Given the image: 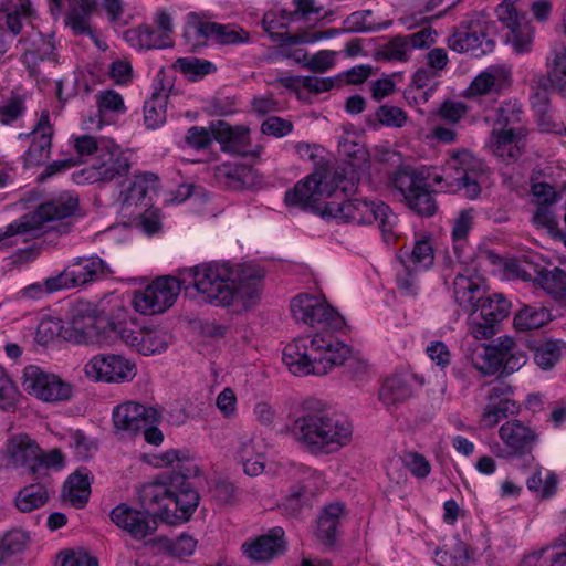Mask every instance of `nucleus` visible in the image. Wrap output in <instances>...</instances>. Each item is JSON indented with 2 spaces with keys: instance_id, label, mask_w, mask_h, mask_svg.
<instances>
[{
  "instance_id": "2",
  "label": "nucleus",
  "mask_w": 566,
  "mask_h": 566,
  "mask_svg": "<svg viewBox=\"0 0 566 566\" xmlns=\"http://www.w3.org/2000/svg\"><path fill=\"white\" fill-rule=\"evenodd\" d=\"M65 334L77 345L109 346L120 340L145 356L163 353L170 340L165 331L142 325L123 306L105 315L88 301L74 303Z\"/></svg>"
},
{
  "instance_id": "26",
  "label": "nucleus",
  "mask_w": 566,
  "mask_h": 566,
  "mask_svg": "<svg viewBox=\"0 0 566 566\" xmlns=\"http://www.w3.org/2000/svg\"><path fill=\"white\" fill-rule=\"evenodd\" d=\"M242 549L253 562H271L286 549L285 532L282 527L275 526L259 537L245 542Z\"/></svg>"
},
{
  "instance_id": "28",
  "label": "nucleus",
  "mask_w": 566,
  "mask_h": 566,
  "mask_svg": "<svg viewBox=\"0 0 566 566\" xmlns=\"http://www.w3.org/2000/svg\"><path fill=\"white\" fill-rule=\"evenodd\" d=\"M130 160L116 143L111 139L93 164L96 178L108 182L116 178L125 177L130 170Z\"/></svg>"
},
{
  "instance_id": "20",
  "label": "nucleus",
  "mask_w": 566,
  "mask_h": 566,
  "mask_svg": "<svg viewBox=\"0 0 566 566\" xmlns=\"http://www.w3.org/2000/svg\"><path fill=\"white\" fill-rule=\"evenodd\" d=\"M84 371L95 381L123 382L135 377L136 366L120 355L98 354L86 363Z\"/></svg>"
},
{
  "instance_id": "63",
  "label": "nucleus",
  "mask_w": 566,
  "mask_h": 566,
  "mask_svg": "<svg viewBox=\"0 0 566 566\" xmlns=\"http://www.w3.org/2000/svg\"><path fill=\"white\" fill-rule=\"evenodd\" d=\"M72 396V387L60 377L52 374L45 384V389L40 391V398L43 401H63Z\"/></svg>"
},
{
  "instance_id": "59",
  "label": "nucleus",
  "mask_w": 566,
  "mask_h": 566,
  "mask_svg": "<svg viewBox=\"0 0 566 566\" xmlns=\"http://www.w3.org/2000/svg\"><path fill=\"white\" fill-rule=\"evenodd\" d=\"M523 115L522 105L517 101H507L496 109L494 124L500 126V129L512 128L522 123Z\"/></svg>"
},
{
  "instance_id": "42",
  "label": "nucleus",
  "mask_w": 566,
  "mask_h": 566,
  "mask_svg": "<svg viewBox=\"0 0 566 566\" xmlns=\"http://www.w3.org/2000/svg\"><path fill=\"white\" fill-rule=\"evenodd\" d=\"M551 86L566 97V48L554 46L546 61Z\"/></svg>"
},
{
  "instance_id": "23",
  "label": "nucleus",
  "mask_w": 566,
  "mask_h": 566,
  "mask_svg": "<svg viewBox=\"0 0 566 566\" xmlns=\"http://www.w3.org/2000/svg\"><path fill=\"white\" fill-rule=\"evenodd\" d=\"M188 32L202 42L209 39L216 40L220 44H241L247 43L250 33L242 28L231 24H220L217 22H203L196 12L187 14Z\"/></svg>"
},
{
  "instance_id": "48",
  "label": "nucleus",
  "mask_w": 566,
  "mask_h": 566,
  "mask_svg": "<svg viewBox=\"0 0 566 566\" xmlns=\"http://www.w3.org/2000/svg\"><path fill=\"white\" fill-rule=\"evenodd\" d=\"M521 566H566V551L545 546L524 556Z\"/></svg>"
},
{
  "instance_id": "47",
  "label": "nucleus",
  "mask_w": 566,
  "mask_h": 566,
  "mask_svg": "<svg viewBox=\"0 0 566 566\" xmlns=\"http://www.w3.org/2000/svg\"><path fill=\"white\" fill-rule=\"evenodd\" d=\"M552 318L551 312L541 306H524L514 316V326L517 331L526 332L537 329Z\"/></svg>"
},
{
  "instance_id": "39",
  "label": "nucleus",
  "mask_w": 566,
  "mask_h": 566,
  "mask_svg": "<svg viewBox=\"0 0 566 566\" xmlns=\"http://www.w3.org/2000/svg\"><path fill=\"white\" fill-rule=\"evenodd\" d=\"M344 505L339 502L325 505L322 510L316 527V536L327 545H333L336 539L340 517L344 514Z\"/></svg>"
},
{
  "instance_id": "19",
  "label": "nucleus",
  "mask_w": 566,
  "mask_h": 566,
  "mask_svg": "<svg viewBox=\"0 0 566 566\" xmlns=\"http://www.w3.org/2000/svg\"><path fill=\"white\" fill-rule=\"evenodd\" d=\"M499 437L505 446L497 453L503 459L527 458L534 461L532 452L539 441L538 432L530 426H525L518 419L504 422L499 429Z\"/></svg>"
},
{
  "instance_id": "27",
  "label": "nucleus",
  "mask_w": 566,
  "mask_h": 566,
  "mask_svg": "<svg viewBox=\"0 0 566 566\" xmlns=\"http://www.w3.org/2000/svg\"><path fill=\"white\" fill-rule=\"evenodd\" d=\"M442 255V265L450 269L455 263L468 273H478L482 262H489L491 265L501 266L503 274V263L506 261L492 250H437Z\"/></svg>"
},
{
  "instance_id": "25",
  "label": "nucleus",
  "mask_w": 566,
  "mask_h": 566,
  "mask_svg": "<svg viewBox=\"0 0 566 566\" xmlns=\"http://www.w3.org/2000/svg\"><path fill=\"white\" fill-rule=\"evenodd\" d=\"M158 187V177L153 172H143L135 176L134 181L126 191L120 193V212L128 217H135L139 209L150 207L149 193Z\"/></svg>"
},
{
  "instance_id": "5",
  "label": "nucleus",
  "mask_w": 566,
  "mask_h": 566,
  "mask_svg": "<svg viewBox=\"0 0 566 566\" xmlns=\"http://www.w3.org/2000/svg\"><path fill=\"white\" fill-rule=\"evenodd\" d=\"M291 433L311 454L328 455L350 443L353 424L344 416L331 413L321 401L308 399L294 420Z\"/></svg>"
},
{
  "instance_id": "9",
  "label": "nucleus",
  "mask_w": 566,
  "mask_h": 566,
  "mask_svg": "<svg viewBox=\"0 0 566 566\" xmlns=\"http://www.w3.org/2000/svg\"><path fill=\"white\" fill-rule=\"evenodd\" d=\"M198 264L179 271L178 276H160L154 280L143 290L134 292L132 305L136 312L144 315H155L170 308L181 290L186 292L193 287L196 290V275Z\"/></svg>"
},
{
  "instance_id": "60",
  "label": "nucleus",
  "mask_w": 566,
  "mask_h": 566,
  "mask_svg": "<svg viewBox=\"0 0 566 566\" xmlns=\"http://www.w3.org/2000/svg\"><path fill=\"white\" fill-rule=\"evenodd\" d=\"M99 118L97 126L103 124L102 117L108 113L123 114L126 111L122 95L115 91L108 90L99 92L96 96Z\"/></svg>"
},
{
  "instance_id": "16",
  "label": "nucleus",
  "mask_w": 566,
  "mask_h": 566,
  "mask_svg": "<svg viewBox=\"0 0 566 566\" xmlns=\"http://www.w3.org/2000/svg\"><path fill=\"white\" fill-rule=\"evenodd\" d=\"M511 303L501 293L483 297L479 306L469 315L471 334L476 339H489L499 329L500 323L509 316Z\"/></svg>"
},
{
  "instance_id": "37",
  "label": "nucleus",
  "mask_w": 566,
  "mask_h": 566,
  "mask_svg": "<svg viewBox=\"0 0 566 566\" xmlns=\"http://www.w3.org/2000/svg\"><path fill=\"white\" fill-rule=\"evenodd\" d=\"M454 300L469 315L475 310L484 297L481 286L469 275L458 272L453 282Z\"/></svg>"
},
{
  "instance_id": "21",
  "label": "nucleus",
  "mask_w": 566,
  "mask_h": 566,
  "mask_svg": "<svg viewBox=\"0 0 566 566\" xmlns=\"http://www.w3.org/2000/svg\"><path fill=\"white\" fill-rule=\"evenodd\" d=\"M291 22L293 21L290 17V11L286 9L281 11H269L262 19L263 30L269 34L273 42L279 44H311L329 36L326 32L308 31L289 34L283 30L287 29Z\"/></svg>"
},
{
  "instance_id": "43",
  "label": "nucleus",
  "mask_w": 566,
  "mask_h": 566,
  "mask_svg": "<svg viewBox=\"0 0 566 566\" xmlns=\"http://www.w3.org/2000/svg\"><path fill=\"white\" fill-rule=\"evenodd\" d=\"M31 543V534L22 528H11L0 536V564L14 555L23 554Z\"/></svg>"
},
{
  "instance_id": "51",
  "label": "nucleus",
  "mask_w": 566,
  "mask_h": 566,
  "mask_svg": "<svg viewBox=\"0 0 566 566\" xmlns=\"http://www.w3.org/2000/svg\"><path fill=\"white\" fill-rule=\"evenodd\" d=\"M558 476L553 471H547L546 476H542V469H536L527 479V489L536 493L543 500L553 497L557 492Z\"/></svg>"
},
{
  "instance_id": "11",
  "label": "nucleus",
  "mask_w": 566,
  "mask_h": 566,
  "mask_svg": "<svg viewBox=\"0 0 566 566\" xmlns=\"http://www.w3.org/2000/svg\"><path fill=\"white\" fill-rule=\"evenodd\" d=\"M537 254L520 261L509 259L503 263V279L533 281L554 300L566 302V272L559 266L547 262L541 265L536 262Z\"/></svg>"
},
{
  "instance_id": "64",
  "label": "nucleus",
  "mask_w": 566,
  "mask_h": 566,
  "mask_svg": "<svg viewBox=\"0 0 566 566\" xmlns=\"http://www.w3.org/2000/svg\"><path fill=\"white\" fill-rule=\"evenodd\" d=\"M436 558L440 566H467V545L458 541L451 549H437Z\"/></svg>"
},
{
  "instance_id": "8",
  "label": "nucleus",
  "mask_w": 566,
  "mask_h": 566,
  "mask_svg": "<svg viewBox=\"0 0 566 566\" xmlns=\"http://www.w3.org/2000/svg\"><path fill=\"white\" fill-rule=\"evenodd\" d=\"M78 208V198L73 192L65 191L41 203L33 212L25 213L19 219L0 228V243H14V237H38L43 232V224L61 220L74 214Z\"/></svg>"
},
{
  "instance_id": "1",
  "label": "nucleus",
  "mask_w": 566,
  "mask_h": 566,
  "mask_svg": "<svg viewBox=\"0 0 566 566\" xmlns=\"http://www.w3.org/2000/svg\"><path fill=\"white\" fill-rule=\"evenodd\" d=\"M290 308L297 322L321 331L297 337L284 347L283 363L289 370L295 376H322L343 365L352 353L350 347L335 336L346 326L344 317L324 298L305 293L294 296Z\"/></svg>"
},
{
  "instance_id": "44",
  "label": "nucleus",
  "mask_w": 566,
  "mask_h": 566,
  "mask_svg": "<svg viewBox=\"0 0 566 566\" xmlns=\"http://www.w3.org/2000/svg\"><path fill=\"white\" fill-rule=\"evenodd\" d=\"M531 348L535 364L543 370H548L559 361L566 343L560 339H547L537 342Z\"/></svg>"
},
{
  "instance_id": "40",
  "label": "nucleus",
  "mask_w": 566,
  "mask_h": 566,
  "mask_svg": "<svg viewBox=\"0 0 566 566\" xmlns=\"http://www.w3.org/2000/svg\"><path fill=\"white\" fill-rule=\"evenodd\" d=\"M509 80V72L499 65H492L481 72L469 86L472 96L485 95L493 91H500Z\"/></svg>"
},
{
  "instance_id": "13",
  "label": "nucleus",
  "mask_w": 566,
  "mask_h": 566,
  "mask_svg": "<svg viewBox=\"0 0 566 566\" xmlns=\"http://www.w3.org/2000/svg\"><path fill=\"white\" fill-rule=\"evenodd\" d=\"M142 505L144 510L119 503L109 513L111 521L133 539L143 541L153 535L158 528V518L170 524L184 522L177 517L166 518L160 507H148L143 503Z\"/></svg>"
},
{
  "instance_id": "15",
  "label": "nucleus",
  "mask_w": 566,
  "mask_h": 566,
  "mask_svg": "<svg viewBox=\"0 0 566 566\" xmlns=\"http://www.w3.org/2000/svg\"><path fill=\"white\" fill-rule=\"evenodd\" d=\"M338 154L343 161L332 171H343L339 176L338 185L342 187V193L347 196L357 189L360 175L369 166V153L365 145L356 142L354 136L345 135L338 142Z\"/></svg>"
},
{
  "instance_id": "17",
  "label": "nucleus",
  "mask_w": 566,
  "mask_h": 566,
  "mask_svg": "<svg viewBox=\"0 0 566 566\" xmlns=\"http://www.w3.org/2000/svg\"><path fill=\"white\" fill-rule=\"evenodd\" d=\"M447 45L454 52L480 57L492 52L495 42L488 38L485 23L475 19H465L448 36Z\"/></svg>"
},
{
  "instance_id": "50",
  "label": "nucleus",
  "mask_w": 566,
  "mask_h": 566,
  "mask_svg": "<svg viewBox=\"0 0 566 566\" xmlns=\"http://www.w3.org/2000/svg\"><path fill=\"white\" fill-rule=\"evenodd\" d=\"M439 77L437 73L432 72L426 66L419 67L412 75L410 85L405 91V98L410 99V95L415 93V90H424L427 93H422L421 99H429L436 92L439 85Z\"/></svg>"
},
{
  "instance_id": "6",
  "label": "nucleus",
  "mask_w": 566,
  "mask_h": 566,
  "mask_svg": "<svg viewBox=\"0 0 566 566\" xmlns=\"http://www.w3.org/2000/svg\"><path fill=\"white\" fill-rule=\"evenodd\" d=\"M427 179L446 192L463 191L469 199H475L481 192L483 163L469 150L453 151L446 164L437 167L419 168Z\"/></svg>"
},
{
  "instance_id": "32",
  "label": "nucleus",
  "mask_w": 566,
  "mask_h": 566,
  "mask_svg": "<svg viewBox=\"0 0 566 566\" xmlns=\"http://www.w3.org/2000/svg\"><path fill=\"white\" fill-rule=\"evenodd\" d=\"M213 138L220 144L221 150L235 155H244L249 145V129L243 126H231L224 120L212 122L210 125Z\"/></svg>"
},
{
  "instance_id": "35",
  "label": "nucleus",
  "mask_w": 566,
  "mask_h": 566,
  "mask_svg": "<svg viewBox=\"0 0 566 566\" xmlns=\"http://www.w3.org/2000/svg\"><path fill=\"white\" fill-rule=\"evenodd\" d=\"M412 392L410 375L394 374L384 380L379 389V399L386 406H395L407 401L412 396Z\"/></svg>"
},
{
  "instance_id": "4",
  "label": "nucleus",
  "mask_w": 566,
  "mask_h": 566,
  "mask_svg": "<svg viewBox=\"0 0 566 566\" xmlns=\"http://www.w3.org/2000/svg\"><path fill=\"white\" fill-rule=\"evenodd\" d=\"M266 271L253 263L210 261L198 264L196 292L200 302L214 307L239 304L254 307L263 293Z\"/></svg>"
},
{
  "instance_id": "62",
  "label": "nucleus",
  "mask_w": 566,
  "mask_h": 566,
  "mask_svg": "<svg viewBox=\"0 0 566 566\" xmlns=\"http://www.w3.org/2000/svg\"><path fill=\"white\" fill-rule=\"evenodd\" d=\"M412 52L406 35L391 38L382 48L381 54L388 61L407 62Z\"/></svg>"
},
{
  "instance_id": "56",
  "label": "nucleus",
  "mask_w": 566,
  "mask_h": 566,
  "mask_svg": "<svg viewBox=\"0 0 566 566\" xmlns=\"http://www.w3.org/2000/svg\"><path fill=\"white\" fill-rule=\"evenodd\" d=\"M532 221L536 227L547 229L549 235L555 241L562 242L566 247V233L558 228L551 206H537L532 217Z\"/></svg>"
},
{
  "instance_id": "30",
  "label": "nucleus",
  "mask_w": 566,
  "mask_h": 566,
  "mask_svg": "<svg viewBox=\"0 0 566 566\" xmlns=\"http://www.w3.org/2000/svg\"><path fill=\"white\" fill-rule=\"evenodd\" d=\"M525 129L521 126L507 129H493L488 145L491 151L505 161L515 160L522 151Z\"/></svg>"
},
{
  "instance_id": "18",
  "label": "nucleus",
  "mask_w": 566,
  "mask_h": 566,
  "mask_svg": "<svg viewBox=\"0 0 566 566\" xmlns=\"http://www.w3.org/2000/svg\"><path fill=\"white\" fill-rule=\"evenodd\" d=\"M434 250H398L396 259L400 265L396 283L401 295L416 296L419 292L417 275L429 270L436 260Z\"/></svg>"
},
{
  "instance_id": "3",
  "label": "nucleus",
  "mask_w": 566,
  "mask_h": 566,
  "mask_svg": "<svg viewBox=\"0 0 566 566\" xmlns=\"http://www.w3.org/2000/svg\"><path fill=\"white\" fill-rule=\"evenodd\" d=\"M147 462L157 468L174 465L176 471L160 475L142 485L139 501L148 507H160L168 520L188 521L197 510L200 495L193 480L202 471L188 450L169 449L160 454L148 455Z\"/></svg>"
},
{
  "instance_id": "10",
  "label": "nucleus",
  "mask_w": 566,
  "mask_h": 566,
  "mask_svg": "<svg viewBox=\"0 0 566 566\" xmlns=\"http://www.w3.org/2000/svg\"><path fill=\"white\" fill-rule=\"evenodd\" d=\"M343 171H332L328 167L319 166L311 175L301 179L287 190L284 202L290 208L312 211L322 217L324 206L319 203L322 197H332L342 192L338 178Z\"/></svg>"
},
{
  "instance_id": "7",
  "label": "nucleus",
  "mask_w": 566,
  "mask_h": 566,
  "mask_svg": "<svg viewBox=\"0 0 566 566\" xmlns=\"http://www.w3.org/2000/svg\"><path fill=\"white\" fill-rule=\"evenodd\" d=\"M322 218L336 222H352L369 224L379 222L382 241L386 245L395 244L398 239L396 231L397 216L390 207L382 201L353 199L343 202H327L324 205Z\"/></svg>"
},
{
  "instance_id": "12",
  "label": "nucleus",
  "mask_w": 566,
  "mask_h": 566,
  "mask_svg": "<svg viewBox=\"0 0 566 566\" xmlns=\"http://www.w3.org/2000/svg\"><path fill=\"white\" fill-rule=\"evenodd\" d=\"M395 188L402 195L407 207L420 217H432L438 205L429 191L433 185L418 168H399L392 178Z\"/></svg>"
},
{
  "instance_id": "38",
  "label": "nucleus",
  "mask_w": 566,
  "mask_h": 566,
  "mask_svg": "<svg viewBox=\"0 0 566 566\" xmlns=\"http://www.w3.org/2000/svg\"><path fill=\"white\" fill-rule=\"evenodd\" d=\"M124 39L132 48L138 50L166 49L174 44L172 41H166V38L149 24L128 29L124 33Z\"/></svg>"
},
{
  "instance_id": "29",
  "label": "nucleus",
  "mask_w": 566,
  "mask_h": 566,
  "mask_svg": "<svg viewBox=\"0 0 566 566\" xmlns=\"http://www.w3.org/2000/svg\"><path fill=\"white\" fill-rule=\"evenodd\" d=\"M30 136L32 137L31 145L23 154L22 159L25 166H36L42 164L51 153L53 127L50 124L48 112L41 114Z\"/></svg>"
},
{
  "instance_id": "14",
  "label": "nucleus",
  "mask_w": 566,
  "mask_h": 566,
  "mask_svg": "<svg viewBox=\"0 0 566 566\" xmlns=\"http://www.w3.org/2000/svg\"><path fill=\"white\" fill-rule=\"evenodd\" d=\"M479 357L483 363L476 364V368L484 375H511L528 360L526 352L509 336L500 337L495 344L486 345Z\"/></svg>"
},
{
  "instance_id": "54",
  "label": "nucleus",
  "mask_w": 566,
  "mask_h": 566,
  "mask_svg": "<svg viewBox=\"0 0 566 566\" xmlns=\"http://www.w3.org/2000/svg\"><path fill=\"white\" fill-rule=\"evenodd\" d=\"M293 6L294 9L289 10L293 22L303 21L315 25L324 19L323 7L316 0H293Z\"/></svg>"
},
{
  "instance_id": "52",
  "label": "nucleus",
  "mask_w": 566,
  "mask_h": 566,
  "mask_svg": "<svg viewBox=\"0 0 566 566\" xmlns=\"http://www.w3.org/2000/svg\"><path fill=\"white\" fill-rule=\"evenodd\" d=\"M33 12V6L29 0L20 1L19 4L11 10H0V27L3 28L2 23H4L11 32L9 36L13 39L21 32L22 19L31 18Z\"/></svg>"
},
{
  "instance_id": "46",
  "label": "nucleus",
  "mask_w": 566,
  "mask_h": 566,
  "mask_svg": "<svg viewBox=\"0 0 566 566\" xmlns=\"http://www.w3.org/2000/svg\"><path fill=\"white\" fill-rule=\"evenodd\" d=\"M71 270L78 276L76 277L77 286L93 282L108 272L107 264L97 255L76 259L71 265Z\"/></svg>"
},
{
  "instance_id": "58",
  "label": "nucleus",
  "mask_w": 566,
  "mask_h": 566,
  "mask_svg": "<svg viewBox=\"0 0 566 566\" xmlns=\"http://www.w3.org/2000/svg\"><path fill=\"white\" fill-rule=\"evenodd\" d=\"M516 411L517 406L515 401H504L503 403L486 402L481 415V424L485 428H492L502 419Z\"/></svg>"
},
{
  "instance_id": "24",
  "label": "nucleus",
  "mask_w": 566,
  "mask_h": 566,
  "mask_svg": "<svg viewBox=\"0 0 566 566\" xmlns=\"http://www.w3.org/2000/svg\"><path fill=\"white\" fill-rule=\"evenodd\" d=\"M7 464L14 469H25L30 474H36V460L41 455V447L27 433L11 436L3 451Z\"/></svg>"
},
{
  "instance_id": "22",
  "label": "nucleus",
  "mask_w": 566,
  "mask_h": 566,
  "mask_svg": "<svg viewBox=\"0 0 566 566\" xmlns=\"http://www.w3.org/2000/svg\"><path fill=\"white\" fill-rule=\"evenodd\" d=\"M161 413L151 406L126 401L114 407L112 421L116 430L135 434L146 424L159 422Z\"/></svg>"
},
{
  "instance_id": "34",
  "label": "nucleus",
  "mask_w": 566,
  "mask_h": 566,
  "mask_svg": "<svg viewBox=\"0 0 566 566\" xmlns=\"http://www.w3.org/2000/svg\"><path fill=\"white\" fill-rule=\"evenodd\" d=\"M500 20L503 21L510 30L507 34V42L512 45L517 54L528 53L533 46L534 29L523 19L518 18L517 12L500 13Z\"/></svg>"
},
{
  "instance_id": "33",
  "label": "nucleus",
  "mask_w": 566,
  "mask_h": 566,
  "mask_svg": "<svg viewBox=\"0 0 566 566\" xmlns=\"http://www.w3.org/2000/svg\"><path fill=\"white\" fill-rule=\"evenodd\" d=\"M170 86H165L159 73L154 80L151 97L144 104V123L148 129H156L166 122V109Z\"/></svg>"
},
{
  "instance_id": "49",
  "label": "nucleus",
  "mask_w": 566,
  "mask_h": 566,
  "mask_svg": "<svg viewBox=\"0 0 566 566\" xmlns=\"http://www.w3.org/2000/svg\"><path fill=\"white\" fill-rule=\"evenodd\" d=\"M314 496V490L304 483L293 485L290 493L282 500V509L291 516L298 515L304 507H308Z\"/></svg>"
},
{
  "instance_id": "45",
  "label": "nucleus",
  "mask_w": 566,
  "mask_h": 566,
  "mask_svg": "<svg viewBox=\"0 0 566 566\" xmlns=\"http://www.w3.org/2000/svg\"><path fill=\"white\" fill-rule=\"evenodd\" d=\"M49 493L40 483L29 484L20 489L15 495L14 504L21 513H30L45 505Z\"/></svg>"
},
{
  "instance_id": "36",
  "label": "nucleus",
  "mask_w": 566,
  "mask_h": 566,
  "mask_svg": "<svg viewBox=\"0 0 566 566\" xmlns=\"http://www.w3.org/2000/svg\"><path fill=\"white\" fill-rule=\"evenodd\" d=\"M91 481L87 468L73 472L64 483L63 496L75 509H83L90 499Z\"/></svg>"
},
{
  "instance_id": "55",
  "label": "nucleus",
  "mask_w": 566,
  "mask_h": 566,
  "mask_svg": "<svg viewBox=\"0 0 566 566\" xmlns=\"http://www.w3.org/2000/svg\"><path fill=\"white\" fill-rule=\"evenodd\" d=\"M175 65L190 81H198L203 76L216 72L217 70L212 62L195 56L179 57L176 60Z\"/></svg>"
},
{
  "instance_id": "53",
  "label": "nucleus",
  "mask_w": 566,
  "mask_h": 566,
  "mask_svg": "<svg viewBox=\"0 0 566 566\" xmlns=\"http://www.w3.org/2000/svg\"><path fill=\"white\" fill-rule=\"evenodd\" d=\"M408 120L407 113L395 105L384 104L377 108L374 117H369L367 123L373 126H386L401 128Z\"/></svg>"
},
{
  "instance_id": "31",
  "label": "nucleus",
  "mask_w": 566,
  "mask_h": 566,
  "mask_svg": "<svg viewBox=\"0 0 566 566\" xmlns=\"http://www.w3.org/2000/svg\"><path fill=\"white\" fill-rule=\"evenodd\" d=\"M55 50V43L52 35H40L38 40L32 41L31 48L25 50L21 56V62L27 67L31 77H40L42 73L40 67L41 63L50 62L55 65L59 62V56Z\"/></svg>"
},
{
  "instance_id": "57",
  "label": "nucleus",
  "mask_w": 566,
  "mask_h": 566,
  "mask_svg": "<svg viewBox=\"0 0 566 566\" xmlns=\"http://www.w3.org/2000/svg\"><path fill=\"white\" fill-rule=\"evenodd\" d=\"M25 111V96L12 93L0 103V124L11 125L21 118Z\"/></svg>"
},
{
  "instance_id": "61",
  "label": "nucleus",
  "mask_w": 566,
  "mask_h": 566,
  "mask_svg": "<svg viewBox=\"0 0 566 566\" xmlns=\"http://www.w3.org/2000/svg\"><path fill=\"white\" fill-rule=\"evenodd\" d=\"M51 376L52 374L43 371L38 366H27L23 371L22 386L28 394L40 398V391L45 389V384Z\"/></svg>"
},
{
  "instance_id": "41",
  "label": "nucleus",
  "mask_w": 566,
  "mask_h": 566,
  "mask_svg": "<svg viewBox=\"0 0 566 566\" xmlns=\"http://www.w3.org/2000/svg\"><path fill=\"white\" fill-rule=\"evenodd\" d=\"M251 175V169L243 165L223 163L214 168V179L223 188L243 189Z\"/></svg>"
}]
</instances>
